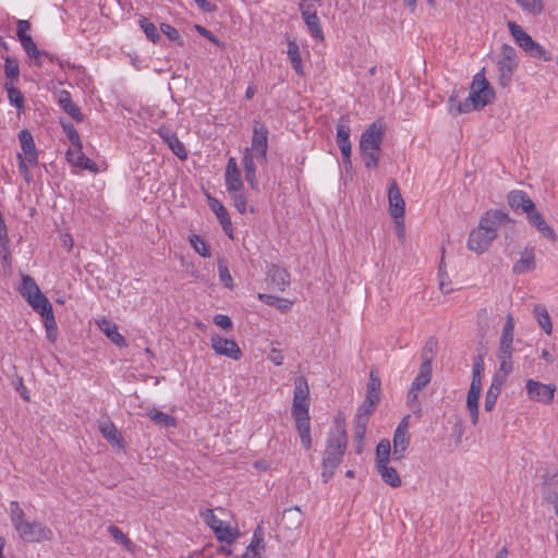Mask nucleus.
I'll use <instances>...</instances> for the list:
<instances>
[{"label":"nucleus","mask_w":558,"mask_h":558,"mask_svg":"<svg viewBox=\"0 0 558 558\" xmlns=\"http://www.w3.org/2000/svg\"><path fill=\"white\" fill-rule=\"evenodd\" d=\"M385 136V128L379 122H373L362 133L360 140V151L367 169H376L381 151V143Z\"/></svg>","instance_id":"1"},{"label":"nucleus","mask_w":558,"mask_h":558,"mask_svg":"<svg viewBox=\"0 0 558 558\" xmlns=\"http://www.w3.org/2000/svg\"><path fill=\"white\" fill-rule=\"evenodd\" d=\"M348 437L345 428L339 427L328 435L323 462L331 466H339L347 450Z\"/></svg>","instance_id":"2"},{"label":"nucleus","mask_w":558,"mask_h":558,"mask_svg":"<svg viewBox=\"0 0 558 558\" xmlns=\"http://www.w3.org/2000/svg\"><path fill=\"white\" fill-rule=\"evenodd\" d=\"M518 64L519 61L514 48L506 44L502 45L497 60L498 83L501 87L507 88L510 86Z\"/></svg>","instance_id":"3"},{"label":"nucleus","mask_w":558,"mask_h":558,"mask_svg":"<svg viewBox=\"0 0 558 558\" xmlns=\"http://www.w3.org/2000/svg\"><path fill=\"white\" fill-rule=\"evenodd\" d=\"M310 387L304 376L294 378L293 401L291 408L292 417L310 415Z\"/></svg>","instance_id":"4"},{"label":"nucleus","mask_w":558,"mask_h":558,"mask_svg":"<svg viewBox=\"0 0 558 558\" xmlns=\"http://www.w3.org/2000/svg\"><path fill=\"white\" fill-rule=\"evenodd\" d=\"M495 99V90L485 78L483 72L476 73L473 77L469 100L475 102V107L484 108Z\"/></svg>","instance_id":"5"},{"label":"nucleus","mask_w":558,"mask_h":558,"mask_svg":"<svg viewBox=\"0 0 558 558\" xmlns=\"http://www.w3.org/2000/svg\"><path fill=\"white\" fill-rule=\"evenodd\" d=\"M15 531L20 538L26 543H40L53 538L51 529L38 521L26 520Z\"/></svg>","instance_id":"6"},{"label":"nucleus","mask_w":558,"mask_h":558,"mask_svg":"<svg viewBox=\"0 0 558 558\" xmlns=\"http://www.w3.org/2000/svg\"><path fill=\"white\" fill-rule=\"evenodd\" d=\"M513 222V219L504 210L489 209L480 218L478 225L481 229L486 230L487 233L496 239L498 236V230L501 227Z\"/></svg>","instance_id":"7"},{"label":"nucleus","mask_w":558,"mask_h":558,"mask_svg":"<svg viewBox=\"0 0 558 558\" xmlns=\"http://www.w3.org/2000/svg\"><path fill=\"white\" fill-rule=\"evenodd\" d=\"M556 385L543 384L532 378L525 383L526 396L531 401L539 402L543 404H550L554 401Z\"/></svg>","instance_id":"8"},{"label":"nucleus","mask_w":558,"mask_h":558,"mask_svg":"<svg viewBox=\"0 0 558 558\" xmlns=\"http://www.w3.org/2000/svg\"><path fill=\"white\" fill-rule=\"evenodd\" d=\"M248 149H252V154L255 155L258 162L266 163L268 150V129L265 124L258 121H254L252 146Z\"/></svg>","instance_id":"9"},{"label":"nucleus","mask_w":558,"mask_h":558,"mask_svg":"<svg viewBox=\"0 0 558 558\" xmlns=\"http://www.w3.org/2000/svg\"><path fill=\"white\" fill-rule=\"evenodd\" d=\"M210 342L213 350L219 355H225L234 361H239L243 355L238 343L232 339H227L219 335H213Z\"/></svg>","instance_id":"10"},{"label":"nucleus","mask_w":558,"mask_h":558,"mask_svg":"<svg viewBox=\"0 0 558 558\" xmlns=\"http://www.w3.org/2000/svg\"><path fill=\"white\" fill-rule=\"evenodd\" d=\"M388 202L390 216L397 223L403 222L405 203L395 180L391 181L388 190Z\"/></svg>","instance_id":"11"},{"label":"nucleus","mask_w":558,"mask_h":558,"mask_svg":"<svg viewBox=\"0 0 558 558\" xmlns=\"http://www.w3.org/2000/svg\"><path fill=\"white\" fill-rule=\"evenodd\" d=\"M495 238L486 232V230L481 229L478 225L475 229H473L468 239V248L477 254H482L486 252Z\"/></svg>","instance_id":"12"},{"label":"nucleus","mask_w":558,"mask_h":558,"mask_svg":"<svg viewBox=\"0 0 558 558\" xmlns=\"http://www.w3.org/2000/svg\"><path fill=\"white\" fill-rule=\"evenodd\" d=\"M19 140L21 144L23 159H26L29 166L32 167L37 166L38 154L32 133L27 129L21 130L19 133Z\"/></svg>","instance_id":"13"},{"label":"nucleus","mask_w":558,"mask_h":558,"mask_svg":"<svg viewBox=\"0 0 558 558\" xmlns=\"http://www.w3.org/2000/svg\"><path fill=\"white\" fill-rule=\"evenodd\" d=\"M535 268V248L533 246H525L520 253V258L513 264L512 272L514 275H525L532 272Z\"/></svg>","instance_id":"14"},{"label":"nucleus","mask_w":558,"mask_h":558,"mask_svg":"<svg viewBox=\"0 0 558 558\" xmlns=\"http://www.w3.org/2000/svg\"><path fill=\"white\" fill-rule=\"evenodd\" d=\"M526 219L529 223L534 227L543 238L551 241L557 242L558 238L554 229L546 222L543 215L536 209V206L534 209H532L527 215Z\"/></svg>","instance_id":"15"},{"label":"nucleus","mask_w":558,"mask_h":558,"mask_svg":"<svg viewBox=\"0 0 558 558\" xmlns=\"http://www.w3.org/2000/svg\"><path fill=\"white\" fill-rule=\"evenodd\" d=\"M507 202L512 210H521L526 215L535 207L534 202L527 195V193L521 190H514L509 192V194L507 195Z\"/></svg>","instance_id":"16"},{"label":"nucleus","mask_w":558,"mask_h":558,"mask_svg":"<svg viewBox=\"0 0 558 558\" xmlns=\"http://www.w3.org/2000/svg\"><path fill=\"white\" fill-rule=\"evenodd\" d=\"M225 184L226 189L229 192H236L239 190H243V182L241 179V172L239 170L236 160L234 157H230L227 162L226 173H225Z\"/></svg>","instance_id":"17"},{"label":"nucleus","mask_w":558,"mask_h":558,"mask_svg":"<svg viewBox=\"0 0 558 558\" xmlns=\"http://www.w3.org/2000/svg\"><path fill=\"white\" fill-rule=\"evenodd\" d=\"M98 428H99V432L101 433V435L104 436V438L109 444H111L112 446L118 447L120 449L124 448L125 442L123 440V437H122L121 433L119 432V429L113 424V422L109 417H106V418L99 421Z\"/></svg>","instance_id":"18"},{"label":"nucleus","mask_w":558,"mask_h":558,"mask_svg":"<svg viewBox=\"0 0 558 558\" xmlns=\"http://www.w3.org/2000/svg\"><path fill=\"white\" fill-rule=\"evenodd\" d=\"M157 133L179 159L185 160L187 158L185 146L174 132L166 128H160Z\"/></svg>","instance_id":"19"},{"label":"nucleus","mask_w":558,"mask_h":558,"mask_svg":"<svg viewBox=\"0 0 558 558\" xmlns=\"http://www.w3.org/2000/svg\"><path fill=\"white\" fill-rule=\"evenodd\" d=\"M267 278L278 291H284L290 284V274L286 268L271 264L267 268Z\"/></svg>","instance_id":"20"},{"label":"nucleus","mask_w":558,"mask_h":558,"mask_svg":"<svg viewBox=\"0 0 558 558\" xmlns=\"http://www.w3.org/2000/svg\"><path fill=\"white\" fill-rule=\"evenodd\" d=\"M311 7L312 5H307L306 9L303 10V5H301L302 17L311 35L317 40H324V32L320 25L319 17L315 10H310Z\"/></svg>","instance_id":"21"},{"label":"nucleus","mask_w":558,"mask_h":558,"mask_svg":"<svg viewBox=\"0 0 558 558\" xmlns=\"http://www.w3.org/2000/svg\"><path fill=\"white\" fill-rule=\"evenodd\" d=\"M209 207L216 214L225 233L232 239L233 228L226 207L217 198L214 197L209 198Z\"/></svg>","instance_id":"22"},{"label":"nucleus","mask_w":558,"mask_h":558,"mask_svg":"<svg viewBox=\"0 0 558 558\" xmlns=\"http://www.w3.org/2000/svg\"><path fill=\"white\" fill-rule=\"evenodd\" d=\"M254 159H256V157L254 154H252V149H248V147L245 148L242 158L245 180L247 181L252 190H257L258 182L256 177V165Z\"/></svg>","instance_id":"23"},{"label":"nucleus","mask_w":558,"mask_h":558,"mask_svg":"<svg viewBox=\"0 0 558 558\" xmlns=\"http://www.w3.org/2000/svg\"><path fill=\"white\" fill-rule=\"evenodd\" d=\"M422 364L420 366V372L414 378L411 388L413 390H422L424 389L432 379V356H426L425 354L422 356Z\"/></svg>","instance_id":"24"},{"label":"nucleus","mask_w":558,"mask_h":558,"mask_svg":"<svg viewBox=\"0 0 558 558\" xmlns=\"http://www.w3.org/2000/svg\"><path fill=\"white\" fill-rule=\"evenodd\" d=\"M58 104L74 121L82 122L84 120V116L82 114L80 108L73 102L71 93L69 90H60L58 96Z\"/></svg>","instance_id":"25"},{"label":"nucleus","mask_w":558,"mask_h":558,"mask_svg":"<svg viewBox=\"0 0 558 558\" xmlns=\"http://www.w3.org/2000/svg\"><path fill=\"white\" fill-rule=\"evenodd\" d=\"M293 420L303 448L310 450L313 445L311 437V416H296L293 417Z\"/></svg>","instance_id":"26"},{"label":"nucleus","mask_w":558,"mask_h":558,"mask_svg":"<svg viewBox=\"0 0 558 558\" xmlns=\"http://www.w3.org/2000/svg\"><path fill=\"white\" fill-rule=\"evenodd\" d=\"M481 390L482 386L471 384L466 398V408L470 412L471 422L474 426L478 423V400Z\"/></svg>","instance_id":"27"},{"label":"nucleus","mask_w":558,"mask_h":558,"mask_svg":"<svg viewBox=\"0 0 558 558\" xmlns=\"http://www.w3.org/2000/svg\"><path fill=\"white\" fill-rule=\"evenodd\" d=\"M508 28L514 38L517 45L525 52L533 46L535 40L515 22H508Z\"/></svg>","instance_id":"28"},{"label":"nucleus","mask_w":558,"mask_h":558,"mask_svg":"<svg viewBox=\"0 0 558 558\" xmlns=\"http://www.w3.org/2000/svg\"><path fill=\"white\" fill-rule=\"evenodd\" d=\"M502 386L504 378L499 374H495L485 397L484 407L486 411L494 409Z\"/></svg>","instance_id":"29"},{"label":"nucleus","mask_w":558,"mask_h":558,"mask_svg":"<svg viewBox=\"0 0 558 558\" xmlns=\"http://www.w3.org/2000/svg\"><path fill=\"white\" fill-rule=\"evenodd\" d=\"M100 330L119 348L126 347L125 338L118 331V327L114 323L102 319L98 323Z\"/></svg>","instance_id":"30"},{"label":"nucleus","mask_w":558,"mask_h":558,"mask_svg":"<svg viewBox=\"0 0 558 558\" xmlns=\"http://www.w3.org/2000/svg\"><path fill=\"white\" fill-rule=\"evenodd\" d=\"M392 441H393L392 459L396 461L403 459L405 457V452L410 445L409 433H403L401 430L400 432L395 430Z\"/></svg>","instance_id":"31"},{"label":"nucleus","mask_w":558,"mask_h":558,"mask_svg":"<svg viewBox=\"0 0 558 558\" xmlns=\"http://www.w3.org/2000/svg\"><path fill=\"white\" fill-rule=\"evenodd\" d=\"M376 471L381 476V480L389 486L397 488L401 486V478L397 472V470L392 466H389L388 463H383L379 465H375Z\"/></svg>","instance_id":"32"},{"label":"nucleus","mask_w":558,"mask_h":558,"mask_svg":"<svg viewBox=\"0 0 558 558\" xmlns=\"http://www.w3.org/2000/svg\"><path fill=\"white\" fill-rule=\"evenodd\" d=\"M146 416H148L156 425L160 427H177L178 422L177 418L172 415L163 413L156 408L148 409L146 411Z\"/></svg>","instance_id":"33"},{"label":"nucleus","mask_w":558,"mask_h":558,"mask_svg":"<svg viewBox=\"0 0 558 558\" xmlns=\"http://www.w3.org/2000/svg\"><path fill=\"white\" fill-rule=\"evenodd\" d=\"M381 381L375 369L369 372L365 399L379 403Z\"/></svg>","instance_id":"34"},{"label":"nucleus","mask_w":558,"mask_h":558,"mask_svg":"<svg viewBox=\"0 0 558 558\" xmlns=\"http://www.w3.org/2000/svg\"><path fill=\"white\" fill-rule=\"evenodd\" d=\"M533 313L539 327L549 336L553 331V325L547 308L542 304H535Z\"/></svg>","instance_id":"35"},{"label":"nucleus","mask_w":558,"mask_h":558,"mask_svg":"<svg viewBox=\"0 0 558 558\" xmlns=\"http://www.w3.org/2000/svg\"><path fill=\"white\" fill-rule=\"evenodd\" d=\"M258 299L269 306L277 307L282 313L288 312L292 306V302L289 301L288 299H282L271 294L259 293Z\"/></svg>","instance_id":"36"},{"label":"nucleus","mask_w":558,"mask_h":558,"mask_svg":"<svg viewBox=\"0 0 558 558\" xmlns=\"http://www.w3.org/2000/svg\"><path fill=\"white\" fill-rule=\"evenodd\" d=\"M287 53L291 61V65H292L293 70L298 74H303V64H302L300 48L295 41H292V40L288 41Z\"/></svg>","instance_id":"37"},{"label":"nucleus","mask_w":558,"mask_h":558,"mask_svg":"<svg viewBox=\"0 0 558 558\" xmlns=\"http://www.w3.org/2000/svg\"><path fill=\"white\" fill-rule=\"evenodd\" d=\"M26 301L33 307V310L37 312L39 315L46 312V310L52 308L51 303L49 302L47 296L43 294L40 290L37 293L33 294Z\"/></svg>","instance_id":"38"},{"label":"nucleus","mask_w":558,"mask_h":558,"mask_svg":"<svg viewBox=\"0 0 558 558\" xmlns=\"http://www.w3.org/2000/svg\"><path fill=\"white\" fill-rule=\"evenodd\" d=\"M214 532L219 542L226 543L228 545L234 543L239 536V533L234 531L229 524H225V522L221 523V525L218 526Z\"/></svg>","instance_id":"39"},{"label":"nucleus","mask_w":558,"mask_h":558,"mask_svg":"<svg viewBox=\"0 0 558 558\" xmlns=\"http://www.w3.org/2000/svg\"><path fill=\"white\" fill-rule=\"evenodd\" d=\"M348 117H341L337 124V145L349 144L350 142V133L351 128L349 123Z\"/></svg>","instance_id":"40"},{"label":"nucleus","mask_w":558,"mask_h":558,"mask_svg":"<svg viewBox=\"0 0 558 558\" xmlns=\"http://www.w3.org/2000/svg\"><path fill=\"white\" fill-rule=\"evenodd\" d=\"M4 89L8 93V99L11 105H13L17 110L24 108V96L22 92L16 88L11 82L4 83Z\"/></svg>","instance_id":"41"},{"label":"nucleus","mask_w":558,"mask_h":558,"mask_svg":"<svg viewBox=\"0 0 558 558\" xmlns=\"http://www.w3.org/2000/svg\"><path fill=\"white\" fill-rule=\"evenodd\" d=\"M4 74L5 82H11L13 84L19 80L20 76V66L19 61L15 58L5 57L4 59Z\"/></svg>","instance_id":"42"},{"label":"nucleus","mask_w":558,"mask_h":558,"mask_svg":"<svg viewBox=\"0 0 558 558\" xmlns=\"http://www.w3.org/2000/svg\"><path fill=\"white\" fill-rule=\"evenodd\" d=\"M9 513H10V520H11V523H12L14 530H16L21 524H23L26 521L25 512L21 508L19 501H16V500H13L10 502Z\"/></svg>","instance_id":"43"},{"label":"nucleus","mask_w":558,"mask_h":558,"mask_svg":"<svg viewBox=\"0 0 558 558\" xmlns=\"http://www.w3.org/2000/svg\"><path fill=\"white\" fill-rule=\"evenodd\" d=\"M189 242L191 246L202 257L208 258L211 256L210 247L204 241L201 235L192 234L189 236Z\"/></svg>","instance_id":"44"},{"label":"nucleus","mask_w":558,"mask_h":558,"mask_svg":"<svg viewBox=\"0 0 558 558\" xmlns=\"http://www.w3.org/2000/svg\"><path fill=\"white\" fill-rule=\"evenodd\" d=\"M39 287L37 286L36 281L28 275L22 276V284L20 288L21 295L27 300L33 294L37 293L39 291Z\"/></svg>","instance_id":"45"},{"label":"nucleus","mask_w":558,"mask_h":558,"mask_svg":"<svg viewBox=\"0 0 558 558\" xmlns=\"http://www.w3.org/2000/svg\"><path fill=\"white\" fill-rule=\"evenodd\" d=\"M391 454V445L388 439H381L376 448V465L388 463Z\"/></svg>","instance_id":"46"},{"label":"nucleus","mask_w":558,"mask_h":558,"mask_svg":"<svg viewBox=\"0 0 558 558\" xmlns=\"http://www.w3.org/2000/svg\"><path fill=\"white\" fill-rule=\"evenodd\" d=\"M522 10L531 15H538L544 10L543 0H515Z\"/></svg>","instance_id":"47"},{"label":"nucleus","mask_w":558,"mask_h":558,"mask_svg":"<svg viewBox=\"0 0 558 558\" xmlns=\"http://www.w3.org/2000/svg\"><path fill=\"white\" fill-rule=\"evenodd\" d=\"M264 548L265 545L262 536V531L258 527L253 534V538L247 547V551L252 553V558H260V550Z\"/></svg>","instance_id":"48"},{"label":"nucleus","mask_w":558,"mask_h":558,"mask_svg":"<svg viewBox=\"0 0 558 558\" xmlns=\"http://www.w3.org/2000/svg\"><path fill=\"white\" fill-rule=\"evenodd\" d=\"M140 26L145 33L147 39L151 43L156 44L160 39L159 32L154 23H151L147 17H142L140 20Z\"/></svg>","instance_id":"49"},{"label":"nucleus","mask_w":558,"mask_h":558,"mask_svg":"<svg viewBox=\"0 0 558 558\" xmlns=\"http://www.w3.org/2000/svg\"><path fill=\"white\" fill-rule=\"evenodd\" d=\"M218 266V274L220 281L223 283L227 288H232L233 286V279L230 275L228 264L225 258H219L217 262Z\"/></svg>","instance_id":"50"},{"label":"nucleus","mask_w":558,"mask_h":558,"mask_svg":"<svg viewBox=\"0 0 558 558\" xmlns=\"http://www.w3.org/2000/svg\"><path fill=\"white\" fill-rule=\"evenodd\" d=\"M40 316L43 317L46 330H47V338L53 342L56 340V335L53 338H51L50 332H56L57 330V324L53 315L52 308L46 310V312L41 313Z\"/></svg>","instance_id":"51"},{"label":"nucleus","mask_w":558,"mask_h":558,"mask_svg":"<svg viewBox=\"0 0 558 558\" xmlns=\"http://www.w3.org/2000/svg\"><path fill=\"white\" fill-rule=\"evenodd\" d=\"M40 316L43 317L46 330H47V338L53 342L56 340V335L53 338H51L50 332H56L57 330V324L53 315L52 308L46 310V312L41 313Z\"/></svg>","instance_id":"52"},{"label":"nucleus","mask_w":558,"mask_h":558,"mask_svg":"<svg viewBox=\"0 0 558 558\" xmlns=\"http://www.w3.org/2000/svg\"><path fill=\"white\" fill-rule=\"evenodd\" d=\"M378 403L368 399H364L363 403L359 407L355 418H365V421H369V416L375 411V408Z\"/></svg>","instance_id":"53"},{"label":"nucleus","mask_w":558,"mask_h":558,"mask_svg":"<svg viewBox=\"0 0 558 558\" xmlns=\"http://www.w3.org/2000/svg\"><path fill=\"white\" fill-rule=\"evenodd\" d=\"M418 391L420 390H413V388H410L407 397V404L412 413L416 416H421L422 413V407L418 400Z\"/></svg>","instance_id":"54"},{"label":"nucleus","mask_w":558,"mask_h":558,"mask_svg":"<svg viewBox=\"0 0 558 558\" xmlns=\"http://www.w3.org/2000/svg\"><path fill=\"white\" fill-rule=\"evenodd\" d=\"M160 31L165 36H167L169 40L178 43L180 47L184 46V40L175 27L171 26L170 24L162 23L160 25Z\"/></svg>","instance_id":"55"},{"label":"nucleus","mask_w":558,"mask_h":558,"mask_svg":"<svg viewBox=\"0 0 558 558\" xmlns=\"http://www.w3.org/2000/svg\"><path fill=\"white\" fill-rule=\"evenodd\" d=\"M108 532L117 542L125 546L128 549H131V547L133 546L132 541L129 537H126L122 530L119 529L118 526L110 525L108 527Z\"/></svg>","instance_id":"56"},{"label":"nucleus","mask_w":558,"mask_h":558,"mask_svg":"<svg viewBox=\"0 0 558 558\" xmlns=\"http://www.w3.org/2000/svg\"><path fill=\"white\" fill-rule=\"evenodd\" d=\"M231 195L234 206L240 214H245L247 211V203L246 196L243 193V190H239L236 192H229Z\"/></svg>","instance_id":"57"},{"label":"nucleus","mask_w":558,"mask_h":558,"mask_svg":"<svg viewBox=\"0 0 558 558\" xmlns=\"http://www.w3.org/2000/svg\"><path fill=\"white\" fill-rule=\"evenodd\" d=\"M84 155L85 154L83 153V145H81L78 147L73 146V148H69L65 154V157L71 165H73L74 167H78L83 160Z\"/></svg>","instance_id":"58"},{"label":"nucleus","mask_w":558,"mask_h":558,"mask_svg":"<svg viewBox=\"0 0 558 558\" xmlns=\"http://www.w3.org/2000/svg\"><path fill=\"white\" fill-rule=\"evenodd\" d=\"M20 43L28 57H38V54H41V51L37 48L31 36L22 37Z\"/></svg>","instance_id":"59"},{"label":"nucleus","mask_w":558,"mask_h":558,"mask_svg":"<svg viewBox=\"0 0 558 558\" xmlns=\"http://www.w3.org/2000/svg\"><path fill=\"white\" fill-rule=\"evenodd\" d=\"M484 372V360L482 355H478L473 364L472 381L475 386H482L481 376Z\"/></svg>","instance_id":"60"},{"label":"nucleus","mask_w":558,"mask_h":558,"mask_svg":"<svg viewBox=\"0 0 558 558\" xmlns=\"http://www.w3.org/2000/svg\"><path fill=\"white\" fill-rule=\"evenodd\" d=\"M530 57L532 58H536V59H542L544 61H549L551 60V57L550 54L546 51V49L541 46L538 43H534L533 46L531 47V49L527 50L526 52Z\"/></svg>","instance_id":"61"},{"label":"nucleus","mask_w":558,"mask_h":558,"mask_svg":"<svg viewBox=\"0 0 558 558\" xmlns=\"http://www.w3.org/2000/svg\"><path fill=\"white\" fill-rule=\"evenodd\" d=\"M62 128H63V131L65 132L69 141L71 142V144L74 147H78L82 145L80 134L72 124H70V123L62 124Z\"/></svg>","instance_id":"62"},{"label":"nucleus","mask_w":558,"mask_h":558,"mask_svg":"<svg viewBox=\"0 0 558 558\" xmlns=\"http://www.w3.org/2000/svg\"><path fill=\"white\" fill-rule=\"evenodd\" d=\"M202 517L206 524L213 530L216 531L218 526L223 523L222 520L218 519L213 510L206 509L204 512H202Z\"/></svg>","instance_id":"63"},{"label":"nucleus","mask_w":558,"mask_h":558,"mask_svg":"<svg viewBox=\"0 0 558 558\" xmlns=\"http://www.w3.org/2000/svg\"><path fill=\"white\" fill-rule=\"evenodd\" d=\"M499 361V372L497 374L504 378V383L506 381L507 376L512 372V361L511 357H501L498 356Z\"/></svg>","instance_id":"64"}]
</instances>
